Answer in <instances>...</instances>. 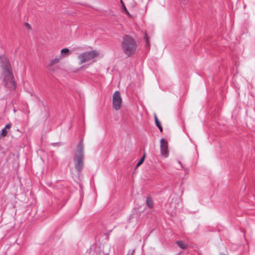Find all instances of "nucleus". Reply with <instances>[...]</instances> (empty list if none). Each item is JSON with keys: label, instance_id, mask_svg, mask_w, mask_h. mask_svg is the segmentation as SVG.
Returning <instances> with one entry per match:
<instances>
[{"label": "nucleus", "instance_id": "nucleus-15", "mask_svg": "<svg viewBox=\"0 0 255 255\" xmlns=\"http://www.w3.org/2000/svg\"><path fill=\"white\" fill-rule=\"evenodd\" d=\"M11 126H12V125H11V124L10 123H8V124H7L5 125V127L4 128L5 129H6V130H7V129H10L11 128Z\"/></svg>", "mask_w": 255, "mask_h": 255}, {"label": "nucleus", "instance_id": "nucleus-9", "mask_svg": "<svg viewBox=\"0 0 255 255\" xmlns=\"http://www.w3.org/2000/svg\"><path fill=\"white\" fill-rule=\"evenodd\" d=\"M176 244L177 246L182 249H186L187 247V245L183 243L181 241H177L176 242Z\"/></svg>", "mask_w": 255, "mask_h": 255}, {"label": "nucleus", "instance_id": "nucleus-5", "mask_svg": "<svg viewBox=\"0 0 255 255\" xmlns=\"http://www.w3.org/2000/svg\"><path fill=\"white\" fill-rule=\"evenodd\" d=\"M122 99L121 96L120 92L116 91L113 96V107L115 110H119L122 105Z\"/></svg>", "mask_w": 255, "mask_h": 255}, {"label": "nucleus", "instance_id": "nucleus-1", "mask_svg": "<svg viewBox=\"0 0 255 255\" xmlns=\"http://www.w3.org/2000/svg\"><path fill=\"white\" fill-rule=\"evenodd\" d=\"M0 63L2 70V78L4 86L10 90H14L16 87V84L9 60L4 56L0 55Z\"/></svg>", "mask_w": 255, "mask_h": 255}, {"label": "nucleus", "instance_id": "nucleus-24", "mask_svg": "<svg viewBox=\"0 0 255 255\" xmlns=\"http://www.w3.org/2000/svg\"><path fill=\"white\" fill-rule=\"evenodd\" d=\"M184 171H185V172L186 173H188V171H186L185 169H184Z\"/></svg>", "mask_w": 255, "mask_h": 255}, {"label": "nucleus", "instance_id": "nucleus-4", "mask_svg": "<svg viewBox=\"0 0 255 255\" xmlns=\"http://www.w3.org/2000/svg\"><path fill=\"white\" fill-rule=\"evenodd\" d=\"M97 55L98 53L95 50L82 53L78 56V58L80 60V64L89 61L97 57Z\"/></svg>", "mask_w": 255, "mask_h": 255}, {"label": "nucleus", "instance_id": "nucleus-2", "mask_svg": "<svg viewBox=\"0 0 255 255\" xmlns=\"http://www.w3.org/2000/svg\"><path fill=\"white\" fill-rule=\"evenodd\" d=\"M84 147L83 139H81L78 143L73 157L75 168L78 173L81 172L84 166Z\"/></svg>", "mask_w": 255, "mask_h": 255}, {"label": "nucleus", "instance_id": "nucleus-12", "mask_svg": "<svg viewBox=\"0 0 255 255\" xmlns=\"http://www.w3.org/2000/svg\"><path fill=\"white\" fill-rule=\"evenodd\" d=\"M121 2L122 4V8L124 10V11L125 12V13L128 15H130V14L129 13V12L128 11V10H127L125 5L124 4L123 1L122 0H121Z\"/></svg>", "mask_w": 255, "mask_h": 255}, {"label": "nucleus", "instance_id": "nucleus-7", "mask_svg": "<svg viewBox=\"0 0 255 255\" xmlns=\"http://www.w3.org/2000/svg\"><path fill=\"white\" fill-rule=\"evenodd\" d=\"M146 204L147 206L151 209L153 207V202L150 196H148L146 199Z\"/></svg>", "mask_w": 255, "mask_h": 255}, {"label": "nucleus", "instance_id": "nucleus-22", "mask_svg": "<svg viewBox=\"0 0 255 255\" xmlns=\"http://www.w3.org/2000/svg\"><path fill=\"white\" fill-rule=\"evenodd\" d=\"M182 3L184 4H186V0H182Z\"/></svg>", "mask_w": 255, "mask_h": 255}, {"label": "nucleus", "instance_id": "nucleus-16", "mask_svg": "<svg viewBox=\"0 0 255 255\" xmlns=\"http://www.w3.org/2000/svg\"><path fill=\"white\" fill-rule=\"evenodd\" d=\"M135 252L134 250H129L128 251L127 255H134V253Z\"/></svg>", "mask_w": 255, "mask_h": 255}, {"label": "nucleus", "instance_id": "nucleus-10", "mask_svg": "<svg viewBox=\"0 0 255 255\" xmlns=\"http://www.w3.org/2000/svg\"><path fill=\"white\" fill-rule=\"evenodd\" d=\"M145 157V154H144V155L142 156V157L138 160L137 163H136L135 168H137L139 167L140 165L142 164L143 162Z\"/></svg>", "mask_w": 255, "mask_h": 255}, {"label": "nucleus", "instance_id": "nucleus-8", "mask_svg": "<svg viewBox=\"0 0 255 255\" xmlns=\"http://www.w3.org/2000/svg\"><path fill=\"white\" fill-rule=\"evenodd\" d=\"M71 53L69 49L67 48H65L61 50V55L62 57H66Z\"/></svg>", "mask_w": 255, "mask_h": 255}, {"label": "nucleus", "instance_id": "nucleus-14", "mask_svg": "<svg viewBox=\"0 0 255 255\" xmlns=\"http://www.w3.org/2000/svg\"><path fill=\"white\" fill-rule=\"evenodd\" d=\"M59 61V58H55L53 59H52L50 62V65H53L56 63H57Z\"/></svg>", "mask_w": 255, "mask_h": 255}, {"label": "nucleus", "instance_id": "nucleus-18", "mask_svg": "<svg viewBox=\"0 0 255 255\" xmlns=\"http://www.w3.org/2000/svg\"><path fill=\"white\" fill-rule=\"evenodd\" d=\"M157 127L158 128V129H159L160 132L162 131L163 128H162V127L161 125L160 126H157Z\"/></svg>", "mask_w": 255, "mask_h": 255}, {"label": "nucleus", "instance_id": "nucleus-6", "mask_svg": "<svg viewBox=\"0 0 255 255\" xmlns=\"http://www.w3.org/2000/svg\"><path fill=\"white\" fill-rule=\"evenodd\" d=\"M160 148L161 154L164 156L167 157L169 155L168 146L167 141L164 138H161L160 141Z\"/></svg>", "mask_w": 255, "mask_h": 255}, {"label": "nucleus", "instance_id": "nucleus-17", "mask_svg": "<svg viewBox=\"0 0 255 255\" xmlns=\"http://www.w3.org/2000/svg\"><path fill=\"white\" fill-rule=\"evenodd\" d=\"M144 38L145 41L146 42V44L147 46H148V45H149V39H148L147 35L146 34H145Z\"/></svg>", "mask_w": 255, "mask_h": 255}, {"label": "nucleus", "instance_id": "nucleus-21", "mask_svg": "<svg viewBox=\"0 0 255 255\" xmlns=\"http://www.w3.org/2000/svg\"><path fill=\"white\" fill-rule=\"evenodd\" d=\"M25 25H26L28 28H30V25H29V23H25Z\"/></svg>", "mask_w": 255, "mask_h": 255}, {"label": "nucleus", "instance_id": "nucleus-11", "mask_svg": "<svg viewBox=\"0 0 255 255\" xmlns=\"http://www.w3.org/2000/svg\"><path fill=\"white\" fill-rule=\"evenodd\" d=\"M7 130L4 128L0 131V137H5L7 134Z\"/></svg>", "mask_w": 255, "mask_h": 255}, {"label": "nucleus", "instance_id": "nucleus-20", "mask_svg": "<svg viewBox=\"0 0 255 255\" xmlns=\"http://www.w3.org/2000/svg\"><path fill=\"white\" fill-rule=\"evenodd\" d=\"M60 144L61 143L60 142H54L52 144V145L53 146H55L56 144Z\"/></svg>", "mask_w": 255, "mask_h": 255}, {"label": "nucleus", "instance_id": "nucleus-13", "mask_svg": "<svg viewBox=\"0 0 255 255\" xmlns=\"http://www.w3.org/2000/svg\"><path fill=\"white\" fill-rule=\"evenodd\" d=\"M154 119L156 127L161 125V123L158 120V118L155 114L154 115Z\"/></svg>", "mask_w": 255, "mask_h": 255}, {"label": "nucleus", "instance_id": "nucleus-19", "mask_svg": "<svg viewBox=\"0 0 255 255\" xmlns=\"http://www.w3.org/2000/svg\"><path fill=\"white\" fill-rule=\"evenodd\" d=\"M178 164L180 165V167L183 169V165H182V164L181 163V162L180 161V160H178Z\"/></svg>", "mask_w": 255, "mask_h": 255}, {"label": "nucleus", "instance_id": "nucleus-23", "mask_svg": "<svg viewBox=\"0 0 255 255\" xmlns=\"http://www.w3.org/2000/svg\"><path fill=\"white\" fill-rule=\"evenodd\" d=\"M220 255H226V254H223V253H222V254H220Z\"/></svg>", "mask_w": 255, "mask_h": 255}, {"label": "nucleus", "instance_id": "nucleus-3", "mask_svg": "<svg viewBox=\"0 0 255 255\" xmlns=\"http://www.w3.org/2000/svg\"><path fill=\"white\" fill-rule=\"evenodd\" d=\"M121 46L123 52L128 57L133 55L136 49L134 39L128 35H125L123 37Z\"/></svg>", "mask_w": 255, "mask_h": 255}]
</instances>
